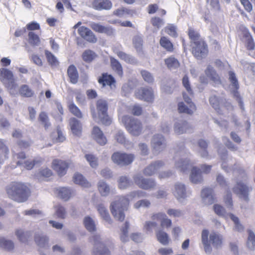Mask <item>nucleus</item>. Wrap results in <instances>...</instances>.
<instances>
[{
    "label": "nucleus",
    "instance_id": "393cba45",
    "mask_svg": "<svg viewBox=\"0 0 255 255\" xmlns=\"http://www.w3.org/2000/svg\"><path fill=\"white\" fill-rule=\"evenodd\" d=\"M190 128V125L185 121L178 120L174 125V130L175 133L181 134L186 132Z\"/></svg>",
    "mask_w": 255,
    "mask_h": 255
},
{
    "label": "nucleus",
    "instance_id": "4be33fe9",
    "mask_svg": "<svg viewBox=\"0 0 255 255\" xmlns=\"http://www.w3.org/2000/svg\"><path fill=\"white\" fill-rule=\"evenodd\" d=\"M79 34L84 39L88 42L95 43L97 41V38L93 32L88 28L85 26L80 27L78 29Z\"/></svg>",
    "mask_w": 255,
    "mask_h": 255
},
{
    "label": "nucleus",
    "instance_id": "69168bd1",
    "mask_svg": "<svg viewBox=\"0 0 255 255\" xmlns=\"http://www.w3.org/2000/svg\"><path fill=\"white\" fill-rule=\"evenodd\" d=\"M39 120L46 129L48 128L51 126L48 115L46 113H40L39 116Z\"/></svg>",
    "mask_w": 255,
    "mask_h": 255
},
{
    "label": "nucleus",
    "instance_id": "c756f323",
    "mask_svg": "<svg viewBox=\"0 0 255 255\" xmlns=\"http://www.w3.org/2000/svg\"><path fill=\"white\" fill-rule=\"evenodd\" d=\"M91 27L93 30L96 32L105 33L108 35H112L114 31V29L111 26H105L97 23H91Z\"/></svg>",
    "mask_w": 255,
    "mask_h": 255
},
{
    "label": "nucleus",
    "instance_id": "f704fd0d",
    "mask_svg": "<svg viewBox=\"0 0 255 255\" xmlns=\"http://www.w3.org/2000/svg\"><path fill=\"white\" fill-rule=\"evenodd\" d=\"M73 182L82 187L88 188L91 187V184L89 182L83 175L79 173H76L73 177Z\"/></svg>",
    "mask_w": 255,
    "mask_h": 255
},
{
    "label": "nucleus",
    "instance_id": "ea45409f",
    "mask_svg": "<svg viewBox=\"0 0 255 255\" xmlns=\"http://www.w3.org/2000/svg\"><path fill=\"white\" fill-rule=\"evenodd\" d=\"M157 241L162 245L166 246L169 244V239L166 233L161 229L158 230L155 233Z\"/></svg>",
    "mask_w": 255,
    "mask_h": 255
},
{
    "label": "nucleus",
    "instance_id": "423d86ee",
    "mask_svg": "<svg viewBox=\"0 0 255 255\" xmlns=\"http://www.w3.org/2000/svg\"><path fill=\"white\" fill-rule=\"evenodd\" d=\"M96 107L98 115L94 111H92L93 119L95 121L99 120L104 125H110L112 121L107 113L108 103L107 101L103 99L98 100Z\"/></svg>",
    "mask_w": 255,
    "mask_h": 255
},
{
    "label": "nucleus",
    "instance_id": "052dcab7",
    "mask_svg": "<svg viewBox=\"0 0 255 255\" xmlns=\"http://www.w3.org/2000/svg\"><path fill=\"white\" fill-rule=\"evenodd\" d=\"M213 207L215 213L218 216L223 217L225 219H228L229 218V215L230 214H227L225 209L222 206L218 204H215Z\"/></svg>",
    "mask_w": 255,
    "mask_h": 255
},
{
    "label": "nucleus",
    "instance_id": "37998d69",
    "mask_svg": "<svg viewBox=\"0 0 255 255\" xmlns=\"http://www.w3.org/2000/svg\"><path fill=\"white\" fill-rule=\"evenodd\" d=\"M54 214L59 219H64L68 215L66 208L61 205L54 206Z\"/></svg>",
    "mask_w": 255,
    "mask_h": 255
},
{
    "label": "nucleus",
    "instance_id": "a878e982",
    "mask_svg": "<svg viewBox=\"0 0 255 255\" xmlns=\"http://www.w3.org/2000/svg\"><path fill=\"white\" fill-rule=\"evenodd\" d=\"M112 5V2L110 0H94L92 2L93 7L98 10H110Z\"/></svg>",
    "mask_w": 255,
    "mask_h": 255
},
{
    "label": "nucleus",
    "instance_id": "603ef678",
    "mask_svg": "<svg viewBox=\"0 0 255 255\" xmlns=\"http://www.w3.org/2000/svg\"><path fill=\"white\" fill-rule=\"evenodd\" d=\"M18 92L21 96L25 97H31L33 95V91L27 85H22L21 86L18 90Z\"/></svg>",
    "mask_w": 255,
    "mask_h": 255
},
{
    "label": "nucleus",
    "instance_id": "6e6552de",
    "mask_svg": "<svg viewBox=\"0 0 255 255\" xmlns=\"http://www.w3.org/2000/svg\"><path fill=\"white\" fill-rule=\"evenodd\" d=\"M190 153L187 151H180L176 153L174 157V167L180 172H186L192 163L189 158Z\"/></svg>",
    "mask_w": 255,
    "mask_h": 255
},
{
    "label": "nucleus",
    "instance_id": "7c9ffc66",
    "mask_svg": "<svg viewBox=\"0 0 255 255\" xmlns=\"http://www.w3.org/2000/svg\"><path fill=\"white\" fill-rule=\"evenodd\" d=\"M96 209L100 217L109 224L112 223L109 212L103 203H100L96 205Z\"/></svg>",
    "mask_w": 255,
    "mask_h": 255
},
{
    "label": "nucleus",
    "instance_id": "b1692460",
    "mask_svg": "<svg viewBox=\"0 0 255 255\" xmlns=\"http://www.w3.org/2000/svg\"><path fill=\"white\" fill-rule=\"evenodd\" d=\"M92 136L93 139L100 145H104L107 142V139L102 130L98 127L93 128Z\"/></svg>",
    "mask_w": 255,
    "mask_h": 255
},
{
    "label": "nucleus",
    "instance_id": "0eeeda50",
    "mask_svg": "<svg viewBox=\"0 0 255 255\" xmlns=\"http://www.w3.org/2000/svg\"><path fill=\"white\" fill-rule=\"evenodd\" d=\"M171 191L176 199L181 203H184L192 193L191 189L181 182L175 183Z\"/></svg>",
    "mask_w": 255,
    "mask_h": 255
},
{
    "label": "nucleus",
    "instance_id": "2eb2a0df",
    "mask_svg": "<svg viewBox=\"0 0 255 255\" xmlns=\"http://www.w3.org/2000/svg\"><path fill=\"white\" fill-rule=\"evenodd\" d=\"M151 146L154 152L159 153L166 147V140L160 134H154L151 140Z\"/></svg>",
    "mask_w": 255,
    "mask_h": 255
},
{
    "label": "nucleus",
    "instance_id": "c03bdc74",
    "mask_svg": "<svg viewBox=\"0 0 255 255\" xmlns=\"http://www.w3.org/2000/svg\"><path fill=\"white\" fill-rule=\"evenodd\" d=\"M67 74L72 83L76 84L78 82V74L76 67L74 65H70L68 67Z\"/></svg>",
    "mask_w": 255,
    "mask_h": 255
},
{
    "label": "nucleus",
    "instance_id": "bb28decb",
    "mask_svg": "<svg viewBox=\"0 0 255 255\" xmlns=\"http://www.w3.org/2000/svg\"><path fill=\"white\" fill-rule=\"evenodd\" d=\"M190 181L194 184L201 183L203 180L200 169L196 166H193L190 174Z\"/></svg>",
    "mask_w": 255,
    "mask_h": 255
},
{
    "label": "nucleus",
    "instance_id": "dca6fc26",
    "mask_svg": "<svg viewBox=\"0 0 255 255\" xmlns=\"http://www.w3.org/2000/svg\"><path fill=\"white\" fill-rule=\"evenodd\" d=\"M135 95L137 98L147 102H152L154 99L153 90L149 87H141L135 91Z\"/></svg>",
    "mask_w": 255,
    "mask_h": 255
},
{
    "label": "nucleus",
    "instance_id": "f03ea898",
    "mask_svg": "<svg viewBox=\"0 0 255 255\" xmlns=\"http://www.w3.org/2000/svg\"><path fill=\"white\" fill-rule=\"evenodd\" d=\"M8 196L17 202L25 201L29 196V189L27 186L21 182H12L6 187Z\"/></svg>",
    "mask_w": 255,
    "mask_h": 255
},
{
    "label": "nucleus",
    "instance_id": "39448f33",
    "mask_svg": "<svg viewBox=\"0 0 255 255\" xmlns=\"http://www.w3.org/2000/svg\"><path fill=\"white\" fill-rule=\"evenodd\" d=\"M0 81L8 89L10 94L15 95L17 94L18 85L12 71L6 68L0 69Z\"/></svg>",
    "mask_w": 255,
    "mask_h": 255
},
{
    "label": "nucleus",
    "instance_id": "58836bf2",
    "mask_svg": "<svg viewBox=\"0 0 255 255\" xmlns=\"http://www.w3.org/2000/svg\"><path fill=\"white\" fill-rule=\"evenodd\" d=\"M48 241L47 237L42 233L36 234L35 236V242L40 248H46L49 247Z\"/></svg>",
    "mask_w": 255,
    "mask_h": 255
},
{
    "label": "nucleus",
    "instance_id": "f3484780",
    "mask_svg": "<svg viewBox=\"0 0 255 255\" xmlns=\"http://www.w3.org/2000/svg\"><path fill=\"white\" fill-rule=\"evenodd\" d=\"M216 181L217 183L222 187L227 189L226 194L224 197V200L226 205L230 207L233 206L232 194L229 190V184L225 179L224 176L220 174H218L216 177Z\"/></svg>",
    "mask_w": 255,
    "mask_h": 255
},
{
    "label": "nucleus",
    "instance_id": "de8ad7c7",
    "mask_svg": "<svg viewBox=\"0 0 255 255\" xmlns=\"http://www.w3.org/2000/svg\"><path fill=\"white\" fill-rule=\"evenodd\" d=\"M117 55L121 59L124 60L125 62L131 64H135L137 63V60L133 56L127 54L122 51H118L117 53Z\"/></svg>",
    "mask_w": 255,
    "mask_h": 255
},
{
    "label": "nucleus",
    "instance_id": "72a5a7b5",
    "mask_svg": "<svg viewBox=\"0 0 255 255\" xmlns=\"http://www.w3.org/2000/svg\"><path fill=\"white\" fill-rule=\"evenodd\" d=\"M69 125L72 133L76 135H79L82 130V126L79 121L73 118L70 119Z\"/></svg>",
    "mask_w": 255,
    "mask_h": 255
},
{
    "label": "nucleus",
    "instance_id": "4d7b16f0",
    "mask_svg": "<svg viewBox=\"0 0 255 255\" xmlns=\"http://www.w3.org/2000/svg\"><path fill=\"white\" fill-rule=\"evenodd\" d=\"M129 227V223L126 222L121 229V234L120 235L121 241L123 243H126L129 241L128 235V230Z\"/></svg>",
    "mask_w": 255,
    "mask_h": 255
},
{
    "label": "nucleus",
    "instance_id": "a19ab883",
    "mask_svg": "<svg viewBox=\"0 0 255 255\" xmlns=\"http://www.w3.org/2000/svg\"><path fill=\"white\" fill-rule=\"evenodd\" d=\"M134 13L133 10L124 7H120L113 11L114 15L120 17H126L127 15L132 16Z\"/></svg>",
    "mask_w": 255,
    "mask_h": 255
},
{
    "label": "nucleus",
    "instance_id": "473e14b6",
    "mask_svg": "<svg viewBox=\"0 0 255 255\" xmlns=\"http://www.w3.org/2000/svg\"><path fill=\"white\" fill-rule=\"evenodd\" d=\"M72 190L70 188L59 187L56 190L58 196L64 201H68L71 197Z\"/></svg>",
    "mask_w": 255,
    "mask_h": 255
},
{
    "label": "nucleus",
    "instance_id": "4468645a",
    "mask_svg": "<svg viewBox=\"0 0 255 255\" xmlns=\"http://www.w3.org/2000/svg\"><path fill=\"white\" fill-rule=\"evenodd\" d=\"M252 189V188L249 187L242 182L237 181L236 185L233 188V191L241 199L248 201L249 193Z\"/></svg>",
    "mask_w": 255,
    "mask_h": 255
},
{
    "label": "nucleus",
    "instance_id": "4c0bfd02",
    "mask_svg": "<svg viewBox=\"0 0 255 255\" xmlns=\"http://www.w3.org/2000/svg\"><path fill=\"white\" fill-rule=\"evenodd\" d=\"M84 225L86 229L90 232L96 231V222L90 216H86L83 220Z\"/></svg>",
    "mask_w": 255,
    "mask_h": 255
},
{
    "label": "nucleus",
    "instance_id": "f8f14e48",
    "mask_svg": "<svg viewBox=\"0 0 255 255\" xmlns=\"http://www.w3.org/2000/svg\"><path fill=\"white\" fill-rule=\"evenodd\" d=\"M192 52L197 59H202L206 57L208 50L207 45L203 40L191 43Z\"/></svg>",
    "mask_w": 255,
    "mask_h": 255
},
{
    "label": "nucleus",
    "instance_id": "5701e85b",
    "mask_svg": "<svg viewBox=\"0 0 255 255\" xmlns=\"http://www.w3.org/2000/svg\"><path fill=\"white\" fill-rule=\"evenodd\" d=\"M165 163L162 160H157L151 163L143 170V174L146 176H151L155 173L160 168L163 167Z\"/></svg>",
    "mask_w": 255,
    "mask_h": 255
},
{
    "label": "nucleus",
    "instance_id": "ddd939ff",
    "mask_svg": "<svg viewBox=\"0 0 255 255\" xmlns=\"http://www.w3.org/2000/svg\"><path fill=\"white\" fill-rule=\"evenodd\" d=\"M133 179L135 183L139 188L144 190H152L156 186V183L154 179L144 178L140 174L134 175Z\"/></svg>",
    "mask_w": 255,
    "mask_h": 255
},
{
    "label": "nucleus",
    "instance_id": "338daca9",
    "mask_svg": "<svg viewBox=\"0 0 255 255\" xmlns=\"http://www.w3.org/2000/svg\"><path fill=\"white\" fill-rule=\"evenodd\" d=\"M52 174V171L47 167H42L36 174L37 178L49 177Z\"/></svg>",
    "mask_w": 255,
    "mask_h": 255
},
{
    "label": "nucleus",
    "instance_id": "bf43d9fd",
    "mask_svg": "<svg viewBox=\"0 0 255 255\" xmlns=\"http://www.w3.org/2000/svg\"><path fill=\"white\" fill-rule=\"evenodd\" d=\"M118 182L119 188L121 189H125L130 186V181L126 176H121Z\"/></svg>",
    "mask_w": 255,
    "mask_h": 255
},
{
    "label": "nucleus",
    "instance_id": "774afa93",
    "mask_svg": "<svg viewBox=\"0 0 255 255\" xmlns=\"http://www.w3.org/2000/svg\"><path fill=\"white\" fill-rule=\"evenodd\" d=\"M247 246L251 250H254L255 249V235L251 231H249Z\"/></svg>",
    "mask_w": 255,
    "mask_h": 255
},
{
    "label": "nucleus",
    "instance_id": "13d9d810",
    "mask_svg": "<svg viewBox=\"0 0 255 255\" xmlns=\"http://www.w3.org/2000/svg\"><path fill=\"white\" fill-rule=\"evenodd\" d=\"M161 46L167 51L172 52L173 50V46L170 40L165 37H162L160 40Z\"/></svg>",
    "mask_w": 255,
    "mask_h": 255
},
{
    "label": "nucleus",
    "instance_id": "5fc2aeb1",
    "mask_svg": "<svg viewBox=\"0 0 255 255\" xmlns=\"http://www.w3.org/2000/svg\"><path fill=\"white\" fill-rule=\"evenodd\" d=\"M151 206L150 201L146 199H141L137 201L133 205V208L135 209L139 210L141 208L147 209Z\"/></svg>",
    "mask_w": 255,
    "mask_h": 255
},
{
    "label": "nucleus",
    "instance_id": "9d476101",
    "mask_svg": "<svg viewBox=\"0 0 255 255\" xmlns=\"http://www.w3.org/2000/svg\"><path fill=\"white\" fill-rule=\"evenodd\" d=\"M93 240V254L94 255H110V252L106 246V241L97 234L92 237Z\"/></svg>",
    "mask_w": 255,
    "mask_h": 255
},
{
    "label": "nucleus",
    "instance_id": "a211bd4d",
    "mask_svg": "<svg viewBox=\"0 0 255 255\" xmlns=\"http://www.w3.org/2000/svg\"><path fill=\"white\" fill-rule=\"evenodd\" d=\"M209 102L212 107L217 111L220 110L221 107L224 106L228 110L232 109V106L230 102L225 100H219V98L216 96H212L209 99Z\"/></svg>",
    "mask_w": 255,
    "mask_h": 255
},
{
    "label": "nucleus",
    "instance_id": "6ab92c4d",
    "mask_svg": "<svg viewBox=\"0 0 255 255\" xmlns=\"http://www.w3.org/2000/svg\"><path fill=\"white\" fill-rule=\"evenodd\" d=\"M152 220L159 221L160 222V226L162 228H168L171 226L172 221L168 218L164 213L158 212L153 214L151 216Z\"/></svg>",
    "mask_w": 255,
    "mask_h": 255
},
{
    "label": "nucleus",
    "instance_id": "680f3d73",
    "mask_svg": "<svg viewBox=\"0 0 255 255\" xmlns=\"http://www.w3.org/2000/svg\"><path fill=\"white\" fill-rule=\"evenodd\" d=\"M45 54L49 64L53 67H56L58 65V61L56 57L48 50L45 51Z\"/></svg>",
    "mask_w": 255,
    "mask_h": 255
},
{
    "label": "nucleus",
    "instance_id": "e433bc0d",
    "mask_svg": "<svg viewBox=\"0 0 255 255\" xmlns=\"http://www.w3.org/2000/svg\"><path fill=\"white\" fill-rule=\"evenodd\" d=\"M229 80L231 82V86L232 89V91L234 93V96L238 97L239 94L237 92V90L238 89L239 87V83L237 77L236 76V74L233 71H230L229 72Z\"/></svg>",
    "mask_w": 255,
    "mask_h": 255
},
{
    "label": "nucleus",
    "instance_id": "1a4fd4ad",
    "mask_svg": "<svg viewBox=\"0 0 255 255\" xmlns=\"http://www.w3.org/2000/svg\"><path fill=\"white\" fill-rule=\"evenodd\" d=\"M122 121L127 130L131 134L138 136L142 132L143 125L138 119L125 116L122 117Z\"/></svg>",
    "mask_w": 255,
    "mask_h": 255
},
{
    "label": "nucleus",
    "instance_id": "9b49d317",
    "mask_svg": "<svg viewBox=\"0 0 255 255\" xmlns=\"http://www.w3.org/2000/svg\"><path fill=\"white\" fill-rule=\"evenodd\" d=\"M111 159L114 163L123 166L131 164L134 159V156L132 154L115 152L112 154Z\"/></svg>",
    "mask_w": 255,
    "mask_h": 255
},
{
    "label": "nucleus",
    "instance_id": "7ed1b4c3",
    "mask_svg": "<svg viewBox=\"0 0 255 255\" xmlns=\"http://www.w3.org/2000/svg\"><path fill=\"white\" fill-rule=\"evenodd\" d=\"M223 242V237L220 234L212 232L209 234L207 229H203L201 233V243L206 254H210L212 249L211 245L216 248L220 247Z\"/></svg>",
    "mask_w": 255,
    "mask_h": 255
},
{
    "label": "nucleus",
    "instance_id": "2f4dec72",
    "mask_svg": "<svg viewBox=\"0 0 255 255\" xmlns=\"http://www.w3.org/2000/svg\"><path fill=\"white\" fill-rule=\"evenodd\" d=\"M186 105L183 102H179L178 105V110L179 113H183L188 115H192L196 111L195 105L193 103L187 104Z\"/></svg>",
    "mask_w": 255,
    "mask_h": 255
},
{
    "label": "nucleus",
    "instance_id": "f257e3e1",
    "mask_svg": "<svg viewBox=\"0 0 255 255\" xmlns=\"http://www.w3.org/2000/svg\"><path fill=\"white\" fill-rule=\"evenodd\" d=\"M137 198L136 191L130 192L126 196L118 197L112 202L111 206V212L114 218L120 221H124L125 215L124 211L127 210L129 201Z\"/></svg>",
    "mask_w": 255,
    "mask_h": 255
},
{
    "label": "nucleus",
    "instance_id": "a18cd8bd",
    "mask_svg": "<svg viewBox=\"0 0 255 255\" xmlns=\"http://www.w3.org/2000/svg\"><path fill=\"white\" fill-rule=\"evenodd\" d=\"M244 36L245 38V42L247 49L249 50H254L255 47V43L253 40L252 36L247 29L245 30Z\"/></svg>",
    "mask_w": 255,
    "mask_h": 255
},
{
    "label": "nucleus",
    "instance_id": "79ce46f5",
    "mask_svg": "<svg viewBox=\"0 0 255 255\" xmlns=\"http://www.w3.org/2000/svg\"><path fill=\"white\" fill-rule=\"evenodd\" d=\"M165 64L170 70L177 69L180 66L178 60L173 56H170L164 60Z\"/></svg>",
    "mask_w": 255,
    "mask_h": 255
},
{
    "label": "nucleus",
    "instance_id": "e2e57ef3",
    "mask_svg": "<svg viewBox=\"0 0 255 255\" xmlns=\"http://www.w3.org/2000/svg\"><path fill=\"white\" fill-rule=\"evenodd\" d=\"M41 157L36 158L31 160H26L24 162V166L28 170L31 169L33 166L37 164L40 163L43 161Z\"/></svg>",
    "mask_w": 255,
    "mask_h": 255
},
{
    "label": "nucleus",
    "instance_id": "864d4df0",
    "mask_svg": "<svg viewBox=\"0 0 255 255\" xmlns=\"http://www.w3.org/2000/svg\"><path fill=\"white\" fill-rule=\"evenodd\" d=\"M10 124L8 120L4 117H0V131L2 133H6L10 128Z\"/></svg>",
    "mask_w": 255,
    "mask_h": 255
},
{
    "label": "nucleus",
    "instance_id": "0e129e2a",
    "mask_svg": "<svg viewBox=\"0 0 255 255\" xmlns=\"http://www.w3.org/2000/svg\"><path fill=\"white\" fill-rule=\"evenodd\" d=\"M229 218H230L235 224L234 229L238 232H242L244 230V227L240 223L239 218L234 215L230 213L229 215Z\"/></svg>",
    "mask_w": 255,
    "mask_h": 255
},
{
    "label": "nucleus",
    "instance_id": "6e6d98bb",
    "mask_svg": "<svg viewBox=\"0 0 255 255\" xmlns=\"http://www.w3.org/2000/svg\"><path fill=\"white\" fill-rule=\"evenodd\" d=\"M0 247L7 251H11L14 248V244L10 240H5L0 236Z\"/></svg>",
    "mask_w": 255,
    "mask_h": 255
},
{
    "label": "nucleus",
    "instance_id": "c9c22d12",
    "mask_svg": "<svg viewBox=\"0 0 255 255\" xmlns=\"http://www.w3.org/2000/svg\"><path fill=\"white\" fill-rule=\"evenodd\" d=\"M205 74L215 84H219L221 83L220 78L216 73L213 67L209 65L206 69Z\"/></svg>",
    "mask_w": 255,
    "mask_h": 255
},
{
    "label": "nucleus",
    "instance_id": "aec40b11",
    "mask_svg": "<svg viewBox=\"0 0 255 255\" xmlns=\"http://www.w3.org/2000/svg\"><path fill=\"white\" fill-rule=\"evenodd\" d=\"M201 198L202 203L206 205L212 204L215 201L214 191L210 188H205L201 192Z\"/></svg>",
    "mask_w": 255,
    "mask_h": 255
},
{
    "label": "nucleus",
    "instance_id": "c85d7f7f",
    "mask_svg": "<svg viewBox=\"0 0 255 255\" xmlns=\"http://www.w3.org/2000/svg\"><path fill=\"white\" fill-rule=\"evenodd\" d=\"M97 188L100 194L103 197L109 196L112 191L109 184L104 180L98 181Z\"/></svg>",
    "mask_w": 255,
    "mask_h": 255
},
{
    "label": "nucleus",
    "instance_id": "3c124183",
    "mask_svg": "<svg viewBox=\"0 0 255 255\" xmlns=\"http://www.w3.org/2000/svg\"><path fill=\"white\" fill-rule=\"evenodd\" d=\"M111 63L113 69L116 72V73L122 77L123 75V68L120 62L114 58H111Z\"/></svg>",
    "mask_w": 255,
    "mask_h": 255
},
{
    "label": "nucleus",
    "instance_id": "cd10ccee",
    "mask_svg": "<svg viewBox=\"0 0 255 255\" xmlns=\"http://www.w3.org/2000/svg\"><path fill=\"white\" fill-rule=\"evenodd\" d=\"M98 81L103 88L106 86L109 87L111 89L115 88V80L111 75L103 74L102 77L99 78Z\"/></svg>",
    "mask_w": 255,
    "mask_h": 255
},
{
    "label": "nucleus",
    "instance_id": "412c9836",
    "mask_svg": "<svg viewBox=\"0 0 255 255\" xmlns=\"http://www.w3.org/2000/svg\"><path fill=\"white\" fill-rule=\"evenodd\" d=\"M52 167L59 176H62L67 172L68 164L66 161L56 159L53 160Z\"/></svg>",
    "mask_w": 255,
    "mask_h": 255
},
{
    "label": "nucleus",
    "instance_id": "8fccbe9b",
    "mask_svg": "<svg viewBox=\"0 0 255 255\" xmlns=\"http://www.w3.org/2000/svg\"><path fill=\"white\" fill-rule=\"evenodd\" d=\"M15 233L18 240L21 242H26L31 235L30 232H24L22 229H17Z\"/></svg>",
    "mask_w": 255,
    "mask_h": 255
},
{
    "label": "nucleus",
    "instance_id": "20e7f679",
    "mask_svg": "<svg viewBox=\"0 0 255 255\" xmlns=\"http://www.w3.org/2000/svg\"><path fill=\"white\" fill-rule=\"evenodd\" d=\"M218 151L222 161L221 167L223 170L227 172H229L230 170H233L234 175L236 176H238V180H239L240 178H244L246 177L245 171L240 166L235 165L236 168L232 167L231 163L232 158L228 157L227 152L225 149L223 148L221 150L220 148Z\"/></svg>",
    "mask_w": 255,
    "mask_h": 255
},
{
    "label": "nucleus",
    "instance_id": "49530a36",
    "mask_svg": "<svg viewBox=\"0 0 255 255\" xmlns=\"http://www.w3.org/2000/svg\"><path fill=\"white\" fill-rule=\"evenodd\" d=\"M9 150L3 141L0 139V164L3 163L4 160L7 158Z\"/></svg>",
    "mask_w": 255,
    "mask_h": 255
},
{
    "label": "nucleus",
    "instance_id": "09e8293b",
    "mask_svg": "<svg viewBox=\"0 0 255 255\" xmlns=\"http://www.w3.org/2000/svg\"><path fill=\"white\" fill-rule=\"evenodd\" d=\"M84 157L92 168L97 169L98 168L99 161L98 158L95 155L92 154H86Z\"/></svg>",
    "mask_w": 255,
    "mask_h": 255
}]
</instances>
